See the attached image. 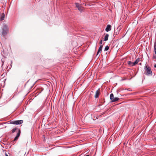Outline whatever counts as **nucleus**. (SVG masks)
Wrapping results in <instances>:
<instances>
[{
	"mask_svg": "<svg viewBox=\"0 0 156 156\" xmlns=\"http://www.w3.org/2000/svg\"><path fill=\"white\" fill-rule=\"evenodd\" d=\"M111 26L110 25H108L105 29V30L107 32H108L111 30Z\"/></svg>",
	"mask_w": 156,
	"mask_h": 156,
	"instance_id": "0eeeda50",
	"label": "nucleus"
},
{
	"mask_svg": "<svg viewBox=\"0 0 156 156\" xmlns=\"http://www.w3.org/2000/svg\"><path fill=\"white\" fill-rule=\"evenodd\" d=\"M5 156H8V155L6 153H5Z\"/></svg>",
	"mask_w": 156,
	"mask_h": 156,
	"instance_id": "aec40b11",
	"label": "nucleus"
},
{
	"mask_svg": "<svg viewBox=\"0 0 156 156\" xmlns=\"http://www.w3.org/2000/svg\"><path fill=\"white\" fill-rule=\"evenodd\" d=\"M18 137H17V136H16L14 138V140H16L18 139Z\"/></svg>",
	"mask_w": 156,
	"mask_h": 156,
	"instance_id": "f3484780",
	"label": "nucleus"
},
{
	"mask_svg": "<svg viewBox=\"0 0 156 156\" xmlns=\"http://www.w3.org/2000/svg\"><path fill=\"white\" fill-rule=\"evenodd\" d=\"M4 17H5V14L4 13H3L2 14V16L1 17V18H0L1 20H4Z\"/></svg>",
	"mask_w": 156,
	"mask_h": 156,
	"instance_id": "4468645a",
	"label": "nucleus"
},
{
	"mask_svg": "<svg viewBox=\"0 0 156 156\" xmlns=\"http://www.w3.org/2000/svg\"><path fill=\"white\" fill-rule=\"evenodd\" d=\"M154 67L155 68H156V64L154 65Z\"/></svg>",
	"mask_w": 156,
	"mask_h": 156,
	"instance_id": "412c9836",
	"label": "nucleus"
},
{
	"mask_svg": "<svg viewBox=\"0 0 156 156\" xmlns=\"http://www.w3.org/2000/svg\"><path fill=\"white\" fill-rule=\"evenodd\" d=\"M154 50L155 55H156V42L155 41L154 44Z\"/></svg>",
	"mask_w": 156,
	"mask_h": 156,
	"instance_id": "f8f14e48",
	"label": "nucleus"
},
{
	"mask_svg": "<svg viewBox=\"0 0 156 156\" xmlns=\"http://www.w3.org/2000/svg\"><path fill=\"white\" fill-rule=\"evenodd\" d=\"M3 63H3H3H2V65H3Z\"/></svg>",
	"mask_w": 156,
	"mask_h": 156,
	"instance_id": "4be33fe9",
	"label": "nucleus"
},
{
	"mask_svg": "<svg viewBox=\"0 0 156 156\" xmlns=\"http://www.w3.org/2000/svg\"><path fill=\"white\" fill-rule=\"evenodd\" d=\"M102 48H103V45H100V46L98 49V51L97 52V55L96 56V58H98L99 57V56L100 55V53H101V52Z\"/></svg>",
	"mask_w": 156,
	"mask_h": 156,
	"instance_id": "f03ea898",
	"label": "nucleus"
},
{
	"mask_svg": "<svg viewBox=\"0 0 156 156\" xmlns=\"http://www.w3.org/2000/svg\"><path fill=\"white\" fill-rule=\"evenodd\" d=\"M139 61H140V58H137L136 60L134 62H133L134 66L135 65L137 64L138 63V62H139Z\"/></svg>",
	"mask_w": 156,
	"mask_h": 156,
	"instance_id": "9d476101",
	"label": "nucleus"
},
{
	"mask_svg": "<svg viewBox=\"0 0 156 156\" xmlns=\"http://www.w3.org/2000/svg\"><path fill=\"white\" fill-rule=\"evenodd\" d=\"M109 49V47L108 46H106L105 47V48L104 50L105 51H107Z\"/></svg>",
	"mask_w": 156,
	"mask_h": 156,
	"instance_id": "2eb2a0df",
	"label": "nucleus"
},
{
	"mask_svg": "<svg viewBox=\"0 0 156 156\" xmlns=\"http://www.w3.org/2000/svg\"><path fill=\"white\" fill-rule=\"evenodd\" d=\"M146 74H151L152 75V71L151 69L149 67H147L146 66Z\"/></svg>",
	"mask_w": 156,
	"mask_h": 156,
	"instance_id": "423d86ee",
	"label": "nucleus"
},
{
	"mask_svg": "<svg viewBox=\"0 0 156 156\" xmlns=\"http://www.w3.org/2000/svg\"><path fill=\"white\" fill-rule=\"evenodd\" d=\"M23 122V121L22 120H18L10 122V123L13 124L18 125L21 124Z\"/></svg>",
	"mask_w": 156,
	"mask_h": 156,
	"instance_id": "20e7f679",
	"label": "nucleus"
},
{
	"mask_svg": "<svg viewBox=\"0 0 156 156\" xmlns=\"http://www.w3.org/2000/svg\"><path fill=\"white\" fill-rule=\"evenodd\" d=\"M75 5L76 7L77 8L78 10L80 11V12H82L83 11V8L79 3H75Z\"/></svg>",
	"mask_w": 156,
	"mask_h": 156,
	"instance_id": "39448f33",
	"label": "nucleus"
},
{
	"mask_svg": "<svg viewBox=\"0 0 156 156\" xmlns=\"http://www.w3.org/2000/svg\"><path fill=\"white\" fill-rule=\"evenodd\" d=\"M8 28L7 26L5 25H4L3 26L2 30V34L4 36H5L7 33Z\"/></svg>",
	"mask_w": 156,
	"mask_h": 156,
	"instance_id": "f257e3e1",
	"label": "nucleus"
},
{
	"mask_svg": "<svg viewBox=\"0 0 156 156\" xmlns=\"http://www.w3.org/2000/svg\"><path fill=\"white\" fill-rule=\"evenodd\" d=\"M133 62H132L131 61H128V62L127 63L129 66H134Z\"/></svg>",
	"mask_w": 156,
	"mask_h": 156,
	"instance_id": "1a4fd4ad",
	"label": "nucleus"
},
{
	"mask_svg": "<svg viewBox=\"0 0 156 156\" xmlns=\"http://www.w3.org/2000/svg\"><path fill=\"white\" fill-rule=\"evenodd\" d=\"M102 40H101L100 41V43L101 44H102Z\"/></svg>",
	"mask_w": 156,
	"mask_h": 156,
	"instance_id": "6ab92c4d",
	"label": "nucleus"
},
{
	"mask_svg": "<svg viewBox=\"0 0 156 156\" xmlns=\"http://www.w3.org/2000/svg\"><path fill=\"white\" fill-rule=\"evenodd\" d=\"M153 58L154 59H156V55H153Z\"/></svg>",
	"mask_w": 156,
	"mask_h": 156,
	"instance_id": "a211bd4d",
	"label": "nucleus"
},
{
	"mask_svg": "<svg viewBox=\"0 0 156 156\" xmlns=\"http://www.w3.org/2000/svg\"><path fill=\"white\" fill-rule=\"evenodd\" d=\"M20 129H18V132L16 136H17V137H19L20 135Z\"/></svg>",
	"mask_w": 156,
	"mask_h": 156,
	"instance_id": "ddd939ff",
	"label": "nucleus"
},
{
	"mask_svg": "<svg viewBox=\"0 0 156 156\" xmlns=\"http://www.w3.org/2000/svg\"><path fill=\"white\" fill-rule=\"evenodd\" d=\"M110 98L112 102H115L119 100V98L115 97L114 98V95L113 94H111L110 95Z\"/></svg>",
	"mask_w": 156,
	"mask_h": 156,
	"instance_id": "7ed1b4c3",
	"label": "nucleus"
},
{
	"mask_svg": "<svg viewBox=\"0 0 156 156\" xmlns=\"http://www.w3.org/2000/svg\"><path fill=\"white\" fill-rule=\"evenodd\" d=\"M99 90H97L95 92V97L96 98H98L99 95Z\"/></svg>",
	"mask_w": 156,
	"mask_h": 156,
	"instance_id": "6e6552de",
	"label": "nucleus"
},
{
	"mask_svg": "<svg viewBox=\"0 0 156 156\" xmlns=\"http://www.w3.org/2000/svg\"><path fill=\"white\" fill-rule=\"evenodd\" d=\"M17 129L16 128L12 129V133H14L16 131V130H17Z\"/></svg>",
	"mask_w": 156,
	"mask_h": 156,
	"instance_id": "dca6fc26",
	"label": "nucleus"
},
{
	"mask_svg": "<svg viewBox=\"0 0 156 156\" xmlns=\"http://www.w3.org/2000/svg\"><path fill=\"white\" fill-rule=\"evenodd\" d=\"M108 36H109V35L108 34H106L105 36L104 41H107L108 40Z\"/></svg>",
	"mask_w": 156,
	"mask_h": 156,
	"instance_id": "9b49d317",
	"label": "nucleus"
}]
</instances>
